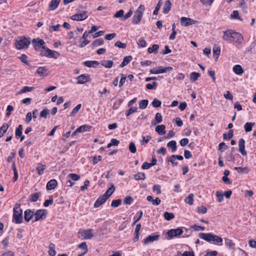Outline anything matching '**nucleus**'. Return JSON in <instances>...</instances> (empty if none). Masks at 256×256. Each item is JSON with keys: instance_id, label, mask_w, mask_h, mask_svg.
<instances>
[{"instance_id": "obj_41", "label": "nucleus", "mask_w": 256, "mask_h": 256, "mask_svg": "<svg viewBox=\"0 0 256 256\" xmlns=\"http://www.w3.org/2000/svg\"><path fill=\"white\" fill-rule=\"evenodd\" d=\"M200 76V75L198 72H192L190 74V80L192 82H194L198 80V78Z\"/></svg>"}, {"instance_id": "obj_61", "label": "nucleus", "mask_w": 256, "mask_h": 256, "mask_svg": "<svg viewBox=\"0 0 256 256\" xmlns=\"http://www.w3.org/2000/svg\"><path fill=\"white\" fill-rule=\"evenodd\" d=\"M138 108L136 107H130V108L126 111V116L128 117L132 114L136 112Z\"/></svg>"}, {"instance_id": "obj_23", "label": "nucleus", "mask_w": 256, "mask_h": 256, "mask_svg": "<svg viewBox=\"0 0 256 256\" xmlns=\"http://www.w3.org/2000/svg\"><path fill=\"white\" fill-rule=\"evenodd\" d=\"M159 236H149L145 240H144V244H148L150 242H153L154 240H158Z\"/></svg>"}, {"instance_id": "obj_47", "label": "nucleus", "mask_w": 256, "mask_h": 256, "mask_svg": "<svg viewBox=\"0 0 256 256\" xmlns=\"http://www.w3.org/2000/svg\"><path fill=\"white\" fill-rule=\"evenodd\" d=\"M22 124L18 125V126L16 128L15 132L16 138H18L20 136H21L22 134Z\"/></svg>"}, {"instance_id": "obj_12", "label": "nucleus", "mask_w": 256, "mask_h": 256, "mask_svg": "<svg viewBox=\"0 0 256 256\" xmlns=\"http://www.w3.org/2000/svg\"><path fill=\"white\" fill-rule=\"evenodd\" d=\"M78 234H81L84 240L91 239L94 236L92 229L84 230L82 232L80 231Z\"/></svg>"}, {"instance_id": "obj_14", "label": "nucleus", "mask_w": 256, "mask_h": 256, "mask_svg": "<svg viewBox=\"0 0 256 256\" xmlns=\"http://www.w3.org/2000/svg\"><path fill=\"white\" fill-rule=\"evenodd\" d=\"M90 76L88 74H82L77 78L78 84H84L86 82H90Z\"/></svg>"}, {"instance_id": "obj_37", "label": "nucleus", "mask_w": 256, "mask_h": 256, "mask_svg": "<svg viewBox=\"0 0 256 256\" xmlns=\"http://www.w3.org/2000/svg\"><path fill=\"white\" fill-rule=\"evenodd\" d=\"M134 178L136 180H144L146 178L144 173L139 172L134 175Z\"/></svg>"}, {"instance_id": "obj_19", "label": "nucleus", "mask_w": 256, "mask_h": 256, "mask_svg": "<svg viewBox=\"0 0 256 256\" xmlns=\"http://www.w3.org/2000/svg\"><path fill=\"white\" fill-rule=\"evenodd\" d=\"M57 184V181L56 180H51L48 182L46 184V188L48 190H52L56 188Z\"/></svg>"}, {"instance_id": "obj_34", "label": "nucleus", "mask_w": 256, "mask_h": 256, "mask_svg": "<svg viewBox=\"0 0 256 256\" xmlns=\"http://www.w3.org/2000/svg\"><path fill=\"white\" fill-rule=\"evenodd\" d=\"M48 254L50 256H54L56 254L55 250V244L53 243H50L48 246Z\"/></svg>"}, {"instance_id": "obj_36", "label": "nucleus", "mask_w": 256, "mask_h": 256, "mask_svg": "<svg viewBox=\"0 0 256 256\" xmlns=\"http://www.w3.org/2000/svg\"><path fill=\"white\" fill-rule=\"evenodd\" d=\"M167 146L172 150V152H174L176 150V142L172 140L168 143Z\"/></svg>"}, {"instance_id": "obj_10", "label": "nucleus", "mask_w": 256, "mask_h": 256, "mask_svg": "<svg viewBox=\"0 0 256 256\" xmlns=\"http://www.w3.org/2000/svg\"><path fill=\"white\" fill-rule=\"evenodd\" d=\"M180 22L182 26L185 27L188 26L192 24H196L198 22L196 20L186 17H182L180 19Z\"/></svg>"}, {"instance_id": "obj_50", "label": "nucleus", "mask_w": 256, "mask_h": 256, "mask_svg": "<svg viewBox=\"0 0 256 256\" xmlns=\"http://www.w3.org/2000/svg\"><path fill=\"white\" fill-rule=\"evenodd\" d=\"M46 168V166L40 163L38 164L36 170L39 175H42L44 173V170Z\"/></svg>"}, {"instance_id": "obj_5", "label": "nucleus", "mask_w": 256, "mask_h": 256, "mask_svg": "<svg viewBox=\"0 0 256 256\" xmlns=\"http://www.w3.org/2000/svg\"><path fill=\"white\" fill-rule=\"evenodd\" d=\"M30 43V42L29 40L24 37L21 38L19 40H17L16 42V46L18 49L20 50L27 48Z\"/></svg>"}, {"instance_id": "obj_31", "label": "nucleus", "mask_w": 256, "mask_h": 256, "mask_svg": "<svg viewBox=\"0 0 256 256\" xmlns=\"http://www.w3.org/2000/svg\"><path fill=\"white\" fill-rule=\"evenodd\" d=\"M254 122H247L244 125V128L246 132H250L252 130L253 126H254Z\"/></svg>"}, {"instance_id": "obj_51", "label": "nucleus", "mask_w": 256, "mask_h": 256, "mask_svg": "<svg viewBox=\"0 0 256 256\" xmlns=\"http://www.w3.org/2000/svg\"><path fill=\"white\" fill-rule=\"evenodd\" d=\"M82 107V104H78L72 110L70 114V116L72 117H74L76 114L78 113V110Z\"/></svg>"}, {"instance_id": "obj_17", "label": "nucleus", "mask_w": 256, "mask_h": 256, "mask_svg": "<svg viewBox=\"0 0 256 256\" xmlns=\"http://www.w3.org/2000/svg\"><path fill=\"white\" fill-rule=\"evenodd\" d=\"M108 198L106 197V196H104V194L98 198V200H96V202L94 204V208H98L101 205H102L107 200Z\"/></svg>"}, {"instance_id": "obj_13", "label": "nucleus", "mask_w": 256, "mask_h": 256, "mask_svg": "<svg viewBox=\"0 0 256 256\" xmlns=\"http://www.w3.org/2000/svg\"><path fill=\"white\" fill-rule=\"evenodd\" d=\"M238 151L244 156L247 154L245 150V140L243 138H240L238 141Z\"/></svg>"}, {"instance_id": "obj_49", "label": "nucleus", "mask_w": 256, "mask_h": 256, "mask_svg": "<svg viewBox=\"0 0 256 256\" xmlns=\"http://www.w3.org/2000/svg\"><path fill=\"white\" fill-rule=\"evenodd\" d=\"M164 216L166 220H170L174 218V215L172 212H166L164 213Z\"/></svg>"}, {"instance_id": "obj_40", "label": "nucleus", "mask_w": 256, "mask_h": 256, "mask_svg": "<svg viewBox=\"0 0 256 256\" xmlns=\"http://www.w3.org/2000/svg\"><path fill=\"white\" fill-rule=\"evenodd\" d=\"M34 89V87H28L27 86H24L17 94H20L26 92H30Z\"/></svg>"}, {"instance_id": "obj_56", "label": "nucleus", "mask_w": 256, "mask_h": 256, "mask_svg": "<svg viewBox=\"0 0 256 256\" xmlns=\"http://www.w3.org/2000/svg\"><path fill=\"white\" fill-rule=\"evenodd\" d=\"M122 202L121 199L113 200L111 203V206L114 208L118 207L122 204Z\"/></svg>"}, {"instance_id": "obj_59", "label": "nucleus", "mask_w": 256, "mask_h": 256, "mask_svg": "<svg viewBox=\"0 0 256 256\" xmlns=\"http://www.w3.org/2000/svg\"><path fill=\"white\" fill-rule=\"evenodd\" d=\"M128 148H129L130 151L132 154L136 153V148L135 144L133 142H131Z\"/></svg>"}, {"instance_id": "obj_6", "label": "nucleus", "mask_w": 256, "mask_h": 256, "mask_svg": "<svg viewBox=\"0 0 256 256\" xmlns=\"http://www.w3.org/2000/svg\"><path fill=\"white\" fill-rule=\"evenodd\" d=\"M172 70V68L168 66L166 68H162L161 66H158L157 68H153L150 70L152 74H159L170 72Z\"/></svg>"}, {"instance_id": "obj_30", "label": "nucleus", "mask_w": 256, "mask_h": 256, "mask_svg": "<svg viewBox=\"0 0 256 256\" xmlns=\"http://www.w3.org/2000/svg\"><path fill=\"white\" fill-rule=\"evenodd\" d=\"M110 187L104 194L108 198L112 196L115 190L114 186L112 184H110Z\"/></svg>"}, {"instance_id": "obj_46", "label": "nucleus", "mask_w": 256, "mask_h": 256, "mask_svg": "<svg viewBox=\"0 0 256 256\" xmlns=\"http://www.w3.org/2000/svg\"><path fill=\"white\" fill-rule=\"evenodd\" d=\"M194 195L193 194H189L188 196L185 199L186 202L190 206L194 204Z\"/></svg>"}, {"instance_id": "obj_55", "label": "nucleus", "mask_w": 256, "mask_h": 256, "mask_svg": "<svg viewBox=\"0 0 256 256\" xmlns=\"http://www.w3.org/2000/svg\"><path fill=\"white\" fill-rule=\"evenodd\" d=\"M50 110L48 109H44L40 112V118H46L48 116L49 114Z\"/></svg>"}, {"instance_id": "obj_21", "label": "nucleus", "mask_w": 256, "mask_h": 256, "mask_svg": "<svg viewBox=\"0 0 256 256\" xmlns=\"http://www.w3.org/2000/svg\"><path fill=\"white\" fill-rule=\"evenodd\" d=\"M171 6H172V3L170 2V0H166V2H165V3H164V4L162 8V12L164 14H168L170 8H171Z\"/></svg>"}, {"instance_id": "obj_45", "label": "nucleus", "mask_w": 256, "mask_h": 256, "mask_svg": "<svg viewBox=\"0 0 256 256\" xmlns=\"http://www.w3.org/2000/svg\"><path fill=\"white\" fill-rule=\"evenodd\" d=\"M148 104V101L147 100H141L139 102V108L140 109L144 110L145 109Z\"/></svg>"}, {"instance_id": "obj_54", "label": "nucleus", "mask_w": 256, "mask_h": 256, "mask_svg": "<svg viewBox=\"0 0 256 256\" xmlns=\"http://www.w3.org/2000/svg\"><path fill=\"white\" fill-rule=\"evenodd\" d=\"M239 4L240 6L242 8V11L244 14L247 13L246 10V2L244 0H239Z\"/></svg>"}, {"instance_id": "obj_15", "label": "nucleus", "mask_w": 256, "mask_h": 256, "mask_svg": "<svg viewBox=\"0 0 256 256\" xmlns=\"http://www.w3.org/2000/svg\"><path fill=\"white\" fill-rule=\"evenodd\" d=\"M234 32L232 30H227L224 32L222 39L226 41L231 42L230 38H232Z\"/></svg>"}, {"instance_id": "obj_48", "label": "nucleus", "mask_w": 256, "mask_h": 256, "mask_svg": "<svg viewBox=\"0 0 256 256\" xmlns=\"http://www.w3.org/2000/svg\"><path fill=\"white\" fill-rule=\"evenodd\" d=\"M225 244L226 246L230 249H234L235 244L232 242V241L228 238H225Z\"/></svg>"}, {"instance_id": "obj_42", "label": "nucleus", "mask_w": 256, "mask_h": 256, "mask_svg": "<svg viewBox=\"0 0 256 256\" xmlns=\"http://www.w3.org/2000/svg\"><path fill=\"white\" fill-rule=\"evenodd\" d=\"M234 170H236L238 173L243 172L244 174H248L250 171V170L248 167H234Z\"/></svg>"}, {"instance_id": "obj_8", "label": "nucleus", "mask_w": 256, "mask_h": 256, "mask_svg": "<svg viewBox=\"0 0 256 256\" xmlns=\"http://www.w3.org/2000/svg\"><path fill=\"white\" fill-rule=\"evenodd\" d=\"M48 214L47 210L44 209L38 210L34 214L35 218L34 222L44 220L46 218Z\"/></svg>"}, {"instance_id": "obj_62", "label": "nucleus", "mask_w": 256, "mask_h": 256, "mask_svg": "<svg viewBox=\"0 0 256 256\" xmlns=\"http://www.w3.org/2000/svg\"><path fill=\"white\" fill-rule=\"evenodd\" d=\"M114 46L116 47L122 48H126V44L122 43L120 41H117L114 44Z\"/></svg>"}, {"instance_id": "obj_44", "label": "nucleus", "mask_w": 256, "mask_h": 256, "mask_svg": "<svg viewBox=\"0 0 256 256\" xmlns=\"http://www.w3.org/2000/svg\"><path fill=\"white\" fill-rule=\"evenodd\" d=\"M104 41L102 39L99 38V39H96L95 40H94L92 43L91 44L94 48H95V47H97L98 46L102 45L104 44Z\"/></svg>"}, {"instance_id": "obj_38", "label": "nucleus", "mask_w": 256, "mask_h": 256, "mask_svg": "<svg viewBox=\"0 0 256 256\" xmlns=\"http://www.w3.org/2000/svg\"><path fill=\"white\" fill-rule=\"evenodd\" d=\"M233 71L237 74H241L244 72L242 67L239 64L235 65L233 67Z\"/></svg>"}, {"instance_id": "obj_58", "label": "nucleus", "mask_w": 256, "mask_h": 256, "mask_svg": "<svg viewBox=\"0 0 256 256\" xmlns=\"http://www.w3.org/2000/svg\"><path fill=\"white\" fill-rule=\"evenodd\" d=\"M38 199V193H34L30 196V200L31 202H36Z\"/></svg>"}, {"instance_id": "obj_7", "label": "nucleus", "mask_w": 256, "mask_h": 256, "mask_svg": "<svg viewBox=\"0 0 256 256\" xmlns=\"http://www.w3.org/2000/svg\"><path fill=\"white\" fill-rule=\"evenodd\" d=\"M184 232L182 228H177L176 229H170L168 230L166 233L169 238H172L174 237H176L180 236L183 234Z\"/></svg>"}, {"instance_id": "obj_53", "label": "nucleus", "mask_w": 256, "mask_h": 256, "mask_svg": "<svg viewBox=\"0 0 256 256\" xmlns=\"http://www.w3.org/2000/svg\"><path fill=\"white\" fill-rule=\"evenodd\" d=\"M176 158H174V155H172L168 158V160L169 162H170L173 166H176L178 165V162H176Z\"/></svg>"}, {"instance_id": "obj_4", "label": "nucleus", "mask_w": 256, "mask_h": 256, "mask_svg": "<svg viewBox=\"0 0 256 256\" xmlns=\"http://www.w3.org/2000/svg\"><path fill=\"white\" fill-rule=\"evenodd\" d=\"M41 56H45L48 58H52L55 59L57 58L60 56L59 52L52 50L46 47L44 50H42L40 54Z\"/></svg>"}, {"instance_id": "obj_24", "label": "nucleus", "mask_w": 256, "mask_h": 256, "mask_svg": "<svg viewBox=\"0 0 256 256\" xmlns=\"http://www.w3.org/2000/svg\"><path fill=\"white\" fill-rule=\"evenodd\" d=\"M146 200L148 201L152 202L154 206L158 205L161 202L160 200L158 198L156 197L155 199H154L151 196H148L146 198Z\"/></svg>"}, {"instance_id": "obj_11", "label": "nucleus", "mask_w": 256, "mask_h": 256, "mask_svg": "<svg viewBox=\"0 0 256 256\" xmlns=\"http://www.w3.org/2000/svg\"><path fill=\"white\" fill-rule=\"evenodd\" d=\"M88 17L87 12L84 11L81 14H76L71 16V19L74 20H83Z\"/></svg>"}, {"instance_id": "obj_52", "label": "nucleus", "mask_w": 256, "mask_h": 256, "mask_svg": "<svg viewBox=\"0 0 256 256\" xmlns=\"http://www.w3.org/2000/svg\"><path fill=\"white\" fill-rule=\"evenodd\" d=\"M228 148V146L226 145L224 142H222L218 145V150L220 151L222 153L226 150Z\"/></svg>"}, {"instance_id": "obj_60", "label": "nucleus", "mask_w": 256, "mask_h": 256, "mask_svg": "<svg viewBox=\"0 0 256 256\" xmlns=\"http://www.w3.org/2000/svg\"><path fill=\"white\" fill-rule=\"evenodd\" d=\"M152 104L154 108H158L160 106L162 102L158 99L154 98L152 102Z\"/></svg>"}, {"instance_id": "obj_16", "label": "nucleus", "mask_w": 256, "mask_h": 256, "mask_svg": "<svg viewBox=\"0 0 256 256\" xmlns=\"http://www.w3.org/2000/svg\"><path fill=\"white\" fill-rule=\"evenodd\" d=\"M243 38V36L240 34L234 32L232 38L233 40L232 42L238 44H240L242 43Z\"/></svg>"}, {"instance_id": "obj_3", "label": "nucleus", "mask_w": 256, "mask_h": 256, "mask_svg": "<svg viewBox=\"0 0 256 256\" xmlns=\"http://www.w3.org/2000/svg\"><path fill=\"white\" fill-rule=\"evenodd\" d=\"M144 10V6L140 4L135 12L134 15L132 18V23L134 24H138L141 21L143 12Z\"/></svg>"}, {"instance_id": "obj_1", "label": "nucleus", "mask_w": 256, "mask_h": 256, "mask_svg": "<svg viewBox=\"0 0 256 256\" xmlns=\"http://www.w3.org/2000/svg\"><path fill=\"white\" fill-rule=\"evenodd\" d=\"M199 237L209 242H213L214 244L222 245V238L217 235L212 233L200 232L198 234Z\"/></svg>"}, {"instance_id": "obj_57", "label": "nucleus", "mask_w": 256, "mask_h": 256, "mask_svg": "<svg viewBox=\"0 0 256 256\" xmlns=\"http://www.w3.org/2000/svg\"><path fill=\"white\" fill-rule=\"evenodd\" d=\"M68 177L72 180L76 181L80 178V176L76 174L70 173L68 175Z\"/></svg>"}, {"instance_id": "obj_28", "label": "nucleus", "mask_w": 256, "mask_h": 256, "mask_svg": "<svg viewBox=\"0 0 256 256\" xmlns=\"http://www.w3.org/2000/svg\"><path fill=\"white\" fill-rule=\"evenodd\" d=\"M60 0H52L49 5L50 10H54L58 6Z\"/></svg>"}, {"instance_id": "obj_32", "label": "nucleus", "mask_w": 256, "mask_h": 256, "mask_svg": "<svg viewBox=\"0 0 256 256\" xmlns=\"http://www.w3.org/2000/svg\"><path fill=\"white\" fill-rule=\"evenodd\" d=\"M91 128L92 126H90L83 125L78 127L76 129V132H84L86 131L89 132L91 130Z\"/></svg>"}, {"instance_id": "obj_9", "label": "nucleus", "mask_w": 256, "mask_h": 256, "mask_svg": "<svg viewBox=\"0 0 256 256\" xmlns=\"http://www.w3.org/2000/svg\"><path fill=\"white\" fill-rule=\"evenodd\" d=\"M32 44L36 50H38L40 48H42L44 50L46 48V46H44L45 44L43 40L39 38L33 39L32 41Z\"/></svg>"}, {"instance_id": "obj_33", "label": "nucleus", "mask_w": 256, "mask_h": 256, "mask_svg": "<svg viewBox=\"0 0 256 256\" xmlns=\"http://www.w3.org/2000/svg\"><path fill=\"white\" fill-rule=\"evenodd\" d=\"M141 228V224H138L136 226V228L134 231L135 236L134 238V242H136L138 240L139 238V232Z\"/></svg>"}, {"instance_id": "obj_20", "label": "nucleus", "mask_w": 256, "mask_h": 256, "mask_svg": "<svg viewBox=\"0 0 256 256\" xmlns=\"http://www.w3.org/2000/svg\"><path fill=\"white\" fill-rule=\"evenodd\" d=\"M78 247L82 250L83 252L82 254H78V256H83L88 252V248L86 242H82L78 245Z\"/></svg>"}, {"instance_id": "obj_63", "label": "nucleus", "mask_w": 256, "mask_h": 256, "mask_svg": "<svg viewBox=\"0 0 256 256\" xmlns=\"http://www.w3.org/2000/svg\"><path fill=\"white\" fill-rule=\"evenodd\" d=\"M134 201V199L131 197L130 196H126L124 200V202L126 204H130Z\"/></svg>"}, {"instance_id": "obj_22", "label": "nucleus", "mask_w": 256, "mask_h": 256, "mask_svg": "<svg viewBox=\"0 0 256 256\" xmlns=\"http://www.w3.org/2000/svg\"><path fill=\"white\" fill-rule=\"evenodd\" d=\"M48 72V68L46 66L39 67L37 70L36 72L41 76H47Z\"/></svg>"}, {"instance_id": "obj_25", "label": "nucleus", "mask_w": 256, "mask_h": 256, "mask_svg": "<svg viewBox=\"0 0 256 256\" xmlns=\"http://www.w3.org/2000/svg\"><path fill=\"white\" fill-rule=\"evenodd\" d=\"M99 64L98 62L96 60H87L84 62V65L88 68L96 67L98 66Z\"/></svg>"}, {"instance_id": "obj_18", "label": "nucleus", "mask_w": 256, "mask_h": 256, "mask_svg": "<svg viewBox=\"0 0 256 256\" xmlns=\"http://www.w3.org/2000/svg\"><path fill=\"white\" fill-rule=\"evenodd\" d=\"M34 216V212L30 209L26 210L24 212V218L26 222H30Z\"/></svg>"}, {"instance_id": "obj_35", "label": "nucleus", "mask_w": 256, "mask_h": 256, "mask_svg": "<svg viewBox=\"0 0 256 256\" xmlns=\"http://www.w3.org/2000/svg\"><path fill=\"white\" fill-rule=\"evenodd\" d=\"M113 63V62L111 60H103L101 61V64L106 68H112Z\"/></svg>"}, {"instance_id": "obj_27", "label": "nucleus", "mask_w": 256, "mask_h": 256, "mask_svg": "<svg viewBox=\"0 0 256 256\" xmlns=\"http://www.w3.org/2000/svg\"><path fill=\"white\" fill-rule=\"evenodd\" d=\"M162 117L161 114L159 112H157L156 114L154 119L152 122V125H156L157 124H159L162 122Z\"/></svg>"}, {"instance_id": "obj_29", "label": "nucleus", "mask_w": 256, "mask_h": 256, "mask_svg": "<svg viewBox=\"0 0 256 256\" xmlns=\"http://www.w3.org/2000/svg\"><path fill=\"white\" fill-rule=\"evenodd\" d=\"M214 56L216 60L219 57L220 52V48L219 46H214L212 49Z\"/></svg>"}, {"instance_id": "obj_26", "label": "nucleus", "mask_w": 256, "mask_h": 256, "mask_svg": "<svg viewBox=\"0 0 256 256\" xmlns=\"http://www.w3.org/2000/svg\"><path fill=\"white\" fill-rule=\"evenodd\" d=\"M166 126L164 124L158 125L156 126V131L160 134L163 135L166 132L165 130Z\"/></svg>"}, {"instance_id": "obj_2", "label": "nucleus", "mask_w": 256, "mask_h": 256, "mask_svg": "<svg viewBox=\"0 0 256 256\" xmlns=\"http://www.w3.org/2000/svg\"><path fill=\"white\" fill-rule=\"evenodd\" d=\"M22 210L19 204H16L14 208L13 218L16 220V224H20L22 222Z\"/></svg>"}, {"instance_id": "obj_64", "label": "nucleus", "mask_w": 256, "mask_h": 256, "mask_svg": "<svg viewBox=\"0 0 256 256\" xmlns=\"http://www.w3.org/2000/svg\"><path fill=\"white\" fill-rule=\"evenodd\" d=\"M19 58L22 62L26 64H28V62L27 60L28 56L25 54H22L21 56L19 57Z\"/></svg>"}, {"instance_id": "obj_39", "label": "nucleus", "mask_w": 256, "mask_h": 256, "mask_svg": "<svg viewBox=\"0 0 256 256\" xmlns=\"http://www.w3.org/2000/svg\"><path fill=\"white\" fill-rule=\"evenodd\" d=\"M9 126L7 124H4L0 128V138L2 137L8 130Z\"/></svg>"}, {"instance_id": "obj_43", "label": "nucleus", "mask_w": 256, "mask_h": 256, "mask_svg": "<svg viewBox=\"0 0 256 256\" xmlns=\"http://www.w3.org/2000/svg\"><path fill=\"white\" fill-rule=\"evenodd\" d=\"M159 48V46L158 44H154L152 46V47H150L148 49V52L150 54L152 52L158 53V50Z\"/></svg>"}]
</instances>
